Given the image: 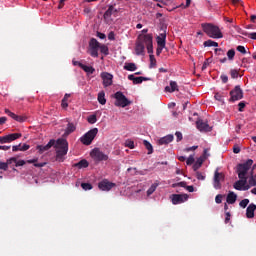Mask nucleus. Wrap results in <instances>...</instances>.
<instances>
[{
	"label": "nucleus",
	"instance_id": "40",
	"mask_svg": "<svg viewBox=\"0 0 256 256\" xmlns=\"http://www.w3.org/2000/svg\"><path fill=\"white\" fill-rule=\"evenodd\" d=\"M227 57L230 61H233V59H235V50L234 49L228 50Z\"/></svg>",
	"mask_w": 256,
	"mask_h": 256
},
{
	"label": "nucleus",
	"instance_id": "20",
	"mask_svg": "<svg viewBox=\"0 0 256 256\" xmlns=\"http://www.w3.org/2000/svg\"><path fill=\"white\" fill-rule=\"evenodd\" d=\"M165 91L167 93H175V91H179V86L177 85V82L170 81V85L165 87Z\"/></svg>",
	"mask_w": 256,
	"mask_h": 256
},
{
	"label": "nucleus",
	"instance_id": "1",
	"mask_svg": "<svg viewBox=\"0 0 256 256\" xmlns=\"http://www.w3.org/2000/svg\"><path fill=\"white\" fill-rule=\"evenodd\" d=\"M51 147H54L56 151V160L60 162L65 161V155H67L69 151V143L63 138H60L57 141L52 139L44 146L38 145L37 150L39 153H45V151H49Z\"/></svg>",
	"mask_w": 256,
	"mask_h": 256
},
{
	"label": "nucleus",
	"instance_id": "25",
	"mask_svg": "<svg viewBox=\"0 0 256 256\" xmlns=\"http://www.w3.org/2000/svg\"><path fill=\"white\" fill-rule=\"evenodd\" d=\"M81 69H83V71H85V73H87L88 75H93V73H95V68H93L92 66H87V65H81Z\"/></svg>",
	"mask_w": 256,
	"mask_h": 256
},
{
	"label": "nucleus",
	"instance_id": "21",
	"mask_svg": "<svg viewBox=\"0 0 256 256\" xmlns=\"http://www.w3.org/2000/svg\"><path fill=\"white\" fill-rule=\"evenodd\" d=\"M135 52H136V55H144L145 44H143V42H141V41H138L136 43Z\"/></svg>",
	"mask_w": 256,
	"mask_h": 256
},
{
	"label": "nucleus",
	"instance_id": "53",
	"mask_svg": "<svg viewBox=\"0 0 256 256\" xmlns=\"http://www.w3.org/2000/svg\"><path fill=\"white\" fill-rule=\"evenodd\" d=\"M196 178H197L199 181H205V176H204L203 173H201V172H197V173H196Z\"/></svg>",
	"mask_w": 256,
	"mask_h": 256
},
{
	"label": "nucleus",
	"instance_id": "41",
	"mask_svg": "<svg viewBox=\"0 0 256 256\" xmlns=\"http://www.w3.org/2000/svg\"><path fill=\"white\" fill-rule=\"evenodd\" d=\"M91 57H99V48H90Z\"/></svg>",
	"mask_w": 256,
	"mask_h": 256
},
{
	"label": "nucleus",
	"instance_id": "56",
	"mask_svg": "<svg viewBox=\"0 0 256 256\" xmlns=\"http://www.w3.org/2000/svg\"><path fill=\"white\" fill-rule=\"evenodd\" d=\"M175 135H176L177 141H182V139H183V134H182L181 132H176Z\"/></svg>",
	"mask_w": 256,
	"mask_h": 256
},
{
	"label": "nucleus",
	"instance_id": "10",
	"mask_svg": "<svg viewBox=\"0 0 256 256\" xmlns=\"http://www.w3.org/2000/svg\"><path fill=\"white\" fill-rule=\"evenodd\" d=\"M21 133H13L8 134L6 136L0 137V143L3 145L5 143H12V141H17V139H20Z\"/></svg>",
	"mask_w": 256,
	"mask_h": 256
},
{
	"label": "nucleus",
	"instance_id": "59",
	"mask_svg": "<svg viewBox=\"0 0 256 256\" xmlns=\"http://www.w3.org/2000/svg\"><path fill=\"white\" fill-rule=\"evenodd\" d=\"M158 3H162V5H171V0H158Z\"/></svg>",
	"mask_w": 256,
	"mask_h": 256
},
{
	"label": "nucleus",
	"instance_id": "26",
	"mask_svg": "<svg viewBox=\"0 0 256 256\" xmlns=\"http://www.w3.org/2000/svg\"><path fill=\"white\" fill-rule=\"evenodd\" d=\"M75 167H78V169H85L89 167V162L87 160H81L80 162L75 164Z\"/></svg>",
	"mask_w": 256,
	"mask_h": 256
},
{
	"label": "nucleus",
	"instance_id": "6",
	"mask_svg": "<svg viewBox=\"0 0 256 256\" xmlns=\"http://www.w3.org/2000/svg\"><path fill=\"white\" fill-rule=\"evenodd\" d=\"M225 181V174L219 172V169H216L213 177V187L214 189H221V183Z\"/></svg>",
	"mask_w": 256,
	"mask_h": 256
},
{
	"label": "nucleus",
	"instance_id": "5",
	"mask_svg": "<svg viewBox=\"0 0 256 256\" xmlns=\"http://www.w3.org/2000/svg\"><path fill=\"white\" fill-rule=\"evenodd\" d=\"M98 133H99V129L97 128L91 129L80 138L81 143H83V145H91V143H93V139L97 137Z\"/></svg>",
	"mask_w": 256,
	"mask_h": 256
},
{
	"label": "nucleus",
	"instance_id": "36",
	"mask_svg": "<svg viewBox=\"0 0 256 256\" xmlns=\"http://www.w3.org/2000/svg\"><path fill=\"white\" fill-rule=\"evenodd\" d=\"M98 49H100V52L104 55H109V48L105 44H100Z\"/></svg>",
	"mask_w": 256,
	"mask_h": 256
},
{
	"label": "nucleus",
	"instance_id": "48",
	"mask_svg": "<svg viewBox=\"0 0 256 256\" xmlns=\"http://www.w3.org/2000/svg\"><path fill=\"white\" fill-rule=\"evenodd\" d=\"M237 51H239V53H242V55H246L247 53V49H245V46H237Z\"/></svg>",
	"mask_w": 256,
	"mask_h": 256
},
{
	"label": "nucleus",
	"instance_id": "18",
	"mask_svg": "<svg viewBox=\"0 0 256 256\" xmlns=\"http://www.w3.org/2000/svg\"><path fill=\"white\" fill-rule=\"evenodd\" d=\"M173 139V134L166 135L158 140V145H169V143L173 142Z\"/></svg>",
	"mask_w": 256,
	"mask_h": 256
},
{
	"label": "nucleus",
	"instance_id": "35",
	"mask_svg": "<svg viewBox=\"0 0 256 256\" xmlns=\"http://www.w3.org/2000/svg\"><path fill=\"white\" fill-rule=\"evenodd\" d=\"M150 69L157 67V60L155 59V55L150 54Z\"/></svg>",
	"mask_w": 256,
	"mask_h": 256
},
{
	"label": "nucleus",
	"instance_id": "19",
	"mask_svg": "<svg viewBox=\"0 0 256 256\" xmlns=\"http://www.w3.org/2000/svg\"><path fill=\"white\" fill-rule=\"evenodd\" d=\"M166 39H167V34L165 32L160 33L159 36H157L156 38L158 47H165Z\"/></svg>",
	"mask_w": 256,
	"mask_h": 256
},
{
	"label": "nucleus",
	"instance_id": "32",
	"mask_svg": "<svg viewBox=\"0 0 256 256\" xmlns=\"http://www.w3.org/2000/svg\"><path fill=\"white\" fill-rule=\"evenodd\" d=\"M143 144L146 147V149L148 150V155H151V153H153V145H151V143H149V141H147V140H144Z\"/></svg>",
	"mask_w": 256,
	"mask_h": 256
},
{
	"label": "nucleus",
	"instance_id": "31",
	"mask_svg": "<svg viewBox=\"0 0 256 256\" xmlns=\"http://www.w3.org/2000/svg\"><path fill=\"white\" fill-rule=\"evenodd\" d=\"M124 147H128L129 149H135V142L131 139H127L124 142Z\"/></svg>",
	"mask_w": 256,
	"mask_h": 256
},
{
	"label": "nucleus",
	"instance_id": "27",
	"mask_svg": "<svg viewBox=\"0 0 256 256\" xmlns=\"http://www.w3.org/2000/svg\"><path fill=\"white\" fill-rule=\"evenodd\" d=\"M157 187H159V183L152 184L150 188L147 190V197H150V195H153V193L157 191Z\"/></svg>",
	"mask_w": 256,
	"mask_h": 256
},
{
	"label": "nucleus",
	"instance_id": "8",
	"mask_svg": "<svg viewBox=\"0 0 256 256\" xmlns=\"http://www.w3.org/2000/svg\"><path fill=\"white\" fill-rule=\"evenodd\" d=\"M143 43L146 45V49L149 53V55H153V35L146 34L142 36Z\"/></svg>",
	"mask_w": 256,
	"mask_h": 256
},
{
	"label": "nucleus",
	"instance_id": "16",
	"mask_svg": "<svg viewBox=\"0 0 256 256\" xmlns=\"http://www.w3.org/2000/svg\"><path fill=\"white\" fill-rule=\"evenodd\" d=\"M256 205L254 203L249 204L246 209V217L248 219H253L255 217Z\"/></svg>",
	"mask_w": 256,
	"mask_h": 256
},
{
	"label": "nucleus",
	"instance_id": "43",
	"mask_svg": "<svg viewBox=\"0 0 256 256\" xmlns=\"http://www.w3.org/2000/svg\"><path fill=\"white\" fill-rule=\"evenodd\" d=\"M224 97L225 95H223V93H216L214 99H216V101H219L220 103H223Z\"/></svg>",
	"mask_w": 256,
	"mask_h": 256
},
{
	"label": "nucleus",
	"instance_id": "51",
	"mask_svg": "<svg viewBox=\"0 0 256 256\" xmlns=\"http://www.w3.org/2000/svg\"><path fill=\"white\" fill-rule=\"evenodd\" d=\"M25 117L16 115L14 121H18V123H23L25 121Z\"/></svg>",
	"mask_w": 256,
	"mask_h": 256
},
{
	"label": "nucleus",
	"instance_id": "45",
	"mask_svg": "<svg viewBox=\"0 0 256 256\" xmlns=\"http://www.w3.org/2000/svg\"><path fill=\"white\" fill-rule=\"evenodd\" d=\"M193 163H195V156L190 155V156L186 159V165H193Z\"/></svg>",
	"mask_w": 256,
	"mask_h": 256
},
{
	"label": "nucleus",
	"instance_id": "17",
	"mask_svg": "<svg viewBox=\"0 0 256 256\" xmlns=\"http://www.w3.org/2000/svg\"><path fill=\"white\" fill-rule=\"evenodd\" d=\"M75 129H77V126L74 123L68 122L62 137H68V135H71V133L75 132Z\"/></svg>",
	"mask_w": 256,
	"mask_h": 256
},
{
	"label": "nucleus",
	"instance_id": "50",
	"mask_svg": "<svg viewBox=\"0 0 256 256\" xmlns=\"http://www.w3.org/2000/svg\"><path fill=\"white\" fill-rule=\"evenodd\" d=\"M215 202L219 205L223 202V195L221 194H218L216 197H215Z\"/></svg>",
	"mask_w": 256,
	"mask_h": 256
},
{
	"label": "nucleus",
	"instance_id": "28",
	"mask_svg": "<svg viewBox=\"0 0 256 256\" xmlns=\"http://www.w3.org/2000/svg\"><path fill=\"white\" fill-rule=\"evenodd\" d=\"M124 69L125 71H137V65L135 63H125Z\"/></svg>",
	"mask_w": 256,
	"mask_h": 256
},
{
	"label": "nucleus",
	"instance_id": "15",
	"mask_svg": "<svg viewBox=\"0 0 256 256\" xmlns=\"http://www.w3.org/2000/svg\"><path fill=\"white\" fill-rule=\"evenodd\" d=\"M196 127L198 130H200L201 132L205 131V132H209L211 131V126H209V124L203 120H198L196 122Z\"/></svg>",
	"mask_w": 256,
	"mask_h": 256
},
{
	"label": "nucleus",
	"instance_id": "7",
	"mask_svg": "<svg viewBox=\"0 0 256 256\" xmlns=\"http://www.w3.org/2000/svg\"><path fill=\"white\" fill-rule=\"evenodd\" d=\"M90 155L95 161H107V159H109V156L101 152L98 148L93 149Z\"/></svg>",
	"mask_w": 256,
	"mask_h": 256
},
{
	"label": "nucleus",
	"instance_id": "24",
	"mask_svg": "<svg viewBox=\"0 0 256 256\" xmlns=\"http://www.w3.org/2000/svg\"><path fill=\"white\" fill-rule=\"evenodd\" d=\"M97 100L100 105H105V103H107V99L105 98V91H100L98 93Z\"/></svg>",
	"mask_w": 256,
	"mask_h": 256
},
{
	"label": "nucleus",
	"instance_id": "39",
	"mask_svg": "<svg viewBox=\"0 0 256 256\" xmlns=\"http://www.w3.org/2000/svg\"><path fill=\"white\" fill-rule=\"evenodd\" d=\"M88 123H90V125H95V123H97V116L96 115H90L87 118Z\"/></svg>",
	"mask_w": 256,
	"mask_h": 256
},
{
	"label": "nucleus",
	"instance_id": "44",
	"mask_svg": "<svg viewBox=\"0 0 256 256\" xmlns=\"http://www.w3.org/2000/svg\"><path fill=\"white\" fill-rule=\"evenodd\" d=\"M81 187L84 191H91V189H93V186L90 183H82Z\"/></svg>",
	"mask_w": 256,
	"mask_h": 256
},
{
	"label": "nucleus",
	"instance_id": "57",
	"mask_svg": "<svg viewBox=\"0 0 256 256\" xmlns=\"http://www.w3.org/2000/svg\"><path fill=\"white\" fill-rule=\"evenodd\" d=\"M61 106L63 109H67L69 107V104L67 103V100L62 99Z\"/></svg>",
	"mask_w": 256,
	"mask_h": 256
},
{
	"label": "nucleus",
	"instance_id": "33",
	"mask_svg": "<svg viewBox=\"0 0 256 256\" xmlns=\"http://www.w3.org/2000/svg\"><path fill=\"white\" fill-rule=\"evenodd\" d=\"M203 158H198L197 161L195 162V164L193 165V169L194 171H197V169H199L202 165H203Z\"/></svg>",
	"mask_w": 256,
	"mask_h": 256
},
{
	"label": "nucleus",
	"instance_id": "55",
	"mask_svg": "<svg viewBox=\"0 0 256 256\" xmlns=\"http://www.w3.org/2000/svg\"><path fill=\"white\" fill-rule=\"evenodd\" d=\"M163 49H165L164 46H158L156 50V55H161V53H163Z\"/></svg>",
	"mask_w": 256,
	"mask_h": 256
},
{
	"label": "nucleus",
	"instance_id": "14",
	"mask_svg": "<svg viewBox=\"0 0 256 256\" xmlns=\"http://www.w3.org/2000/svg\"><path fill=\"white\" fill-rule=\"evenodd\" d=\"M98 187L100 191H111L115 187V183L103 180L98 184Z\"/></svg>",
	"mask_w": 256,
	"mask_h": 256
},
{
	"label": "nucleus",
	"instance_id": "46",
	"mask_svg": "<svg viewBox=\"0 0 256 256\" xmlns=\"http://www.w3.org/2000/svg\"><path fill=\"white\" fill-rule=\"evenodd\" d=\"M0 169L2 171H7V169H9V162H0Z\"/></svg>",
	"mask_w": 256,
	"mask_h": 256
},
{
	"label": "nucleus",
	"instance_id": "62",
	"mask_svg": "<svg viewBox=\"0 0 256 256\" xmlns=\"http://www.w3.org/2000/svg\"><path fill=\"white\" fill-rule=\"evenodd\" d=\"M238 107H239L238 111L243 112V109H245V102H240L238 104Z\"/></svg>",
	"mask_w": 256,
	"mask_h": 256
},
{
	"label": "nucleus",
	"instance_id": "30",
	"mask_svg": "<svg viewBox=\"0 0 256 256\" xmlns=\"http://www.w3.org/2000/svg\"><path fill=\"white\" fill-rule=\"evenodd\" d=\"M204 47H219V43L213 40H207L204 42Z\"/></svg>",
	"mask_w": 256,
	"mask_h": 256
},
{
	"label": "nucleus",
	"instance_id": "4",
	"mask_svg": "<svg viewBox=\"0 0 256 256\" xmlns=\"http://www.w3.org/2000/svg\"><path fill=\"white\" fill-rule=\"evenodd\" d=\"M115 103L114 105L116 107H128V105H131V100L127 99L126 96L123 95V92H116L114 94Z\"/></svg>",
	"mask_w": 256,
	"mask_h": 256
},
{
	"label": "nucleus",
	"instance_id": "37",
	"mask_svg": "<svg viewBox=\"0 0 256 256\" xmlns=\"http://www.w3.org/2000/svg\"><path fill=\"white\" fill-rule=\"evenodd\" d=\"M248 179L249 186L256 187V175L252 174Z\"/></svg>",
	"mask_w": 256,
	"mask_h": 256
},
{
	"label": "nucleus",
	"instance_id": "58",
	"mask_svg": "<svg viewBox=\"0 0 256 256\" xmlns=\"http://www.w3.org/2000/svg\"><path fill=\"white\" fill-rule=\"evenodd\" d=\"M247 37H248L249 39H253L254 41H256V32L249 33V34L247 35Z\"/></svg>",
	"mask_w": 256,
	"mask_h": 256
},
{
	"label": "nucleus",
	"instance_id": "22",
	"mask_svg": "<svg viewBox=\"0 0 256 256\" xmlns=\"http://www.w3.org/2000/svg\"><path fill=\"white\" fill-rule=\"evenodd\" d=\"M237 201V194L235 192H229L226 198L228 205H233Z\"/></svg>",
	"mask_w": 256,
	"mask_h": 256
},
{
	"label": "nucleus",
	"instance_id": "29",
	"mask_svg": "<svg viewBox=\"0 0 256 256\" xmlns=\"http://www.w3.org/2000/svg\"><path fill=\"white\" fill-rule=\"evenodd\" d=\"M100 45L97 39L93 38L90 40V49H99Z\"/></svg>",
	"mask_w": 256,
	"mask_h": 256
},
{
	"label": "nucleus",
	"instance_id": "23",
	"mask_svg": "<svg viewBox=\"0 0 256 256\" xmlns=\"http://www.w3.org/2000/svg\"><path fill=\"white\" fill-rule=\"evenodd\" d=\"M13 163H15L16 167H23V165H25V160H17L15 157L8 159L9 165H13Z\"/></svg>",
	"mask_w": 256,
	"mask_h": 256
},
{
	"label": "nucleus",
	"instance_id": "61",
	"mask_svg": "<svg viewBox=\"0 0 256 256\" xmlns=\"http://www.w3.org/2000/svg\"><path fill=\"white\" fill-rule=\"evenodd\" d=\"M197 148H198V146H192V147L185 148L184 151L186 153H189V151H195V149H197Z\"/></svg>",
	"mask_w": 256,
	"mask_h": 256
},
{
	"label": "nucleus",
	"instance_id": "63",
	"mask_svg": "<svg viewBox=\"0 0 256 256\" xmlns=\"http://www.w3.org/2000/svg\"><path fill=\"white\" fill-rule=\"evenodd\" d=\"M20 148H21V151H28V149L30 148V146L27 145V144H23V145L20 144Z\"/></svg>",
	"mask_w": 256,
	"mask_h": 256
},
{
	"label": "nucleus",
	"instance_id": "47",
	"mask_svg": "<svg viewBox=\"0 0 256 256\" xmlns=\"http://www.w3.org/2000/svg\"><path fill=\"white\" fill-rule=\"evenodd\" d=\"M249 205V199H243L240 201L239 206L242 207V209H245Z\"/></svg>",
	"mask_w": 256,
	"mask_h": 256
},
{
	"label": "nucleus",
	"instance_id": "2",
	"mask_svg": "<svg viewBox=\"0 0 256 256\" xmlns=\"http://www.w3.org/2000/svg\"><path fill=\"white\" fill-rule=\"evenodd\" d=\"M253 171H255V165L253 166V160L251 159L242 164H239L237 167L239 179H244L246 181L251 177V175H253Z\"/></svg>",
	"mask_w": 256,
	"mask_h": 256
},
{
	"label": "nucleus",
	"instance_id": "34",
	"mask_svg": "<svg viewBox=\"0 0 256 256\" xmlns=\"http://www.w3.org/2000/svg\"><path fill=\"white\" fill-rule=\"evenodd\" d=\"M143 81H149V78L147 77H143V76H140V77H136V79L134 80V85H139L141 83H143Z\"/></svg>",
	"mask_w": 256,
	"mask_h": 256
},
{
	"label": "nucleus",
	"instance_id": "9",
	"mask_svg": "<svg viewBox=\"0 0 256 256\" xmlns=\"http://www.w3.org/2000/svg\"><path fill=\"white\" fill-rule=\"evenodd\" d=\"M170 199L173 205H181V203H185L189 199V196L187 194H173Z\"/></svg>",
	"mask_w": 256,
	"mask_h": 256
},
{
	"label": "nucleus",
	"instance_id": "64",
	"mask_svg": "<svg viewBox=\"0 0 256 256\" xmlns=\"http://www.w3.org/2000/svg\"><path fill=\"white\" fill-rule=\"evenodd\" d=\"M209 149H204V154H203V157L204 159H207V157H209Z\"/></svg>",
	"mask_w": 256,
	"mask_h": 256
},
{
	"label": "nucleus",
	"instance_id": "12",
	"mask_svg": "<svg viewBox=\"0 0 256 256\" xmlns=\"http://www.w3.org/2000/svg\"><path fill=\"white\" fill-rule=\"evenodd\" d=\"M234 189L236 191H249V186H247V180L240 179L234 183Z\"/></svg>",
	"mask_w": 256,
	"mask_h": 256
},
{
	"label": "nucleus",
	"instance_id": "54",
	"mask_svg": "<svg viewBox=\"0 0 256 256\" xmlns=\"http://www.w3.org/2000/svg\"><path fill=\"white\" fill-rule=\"evenodd\" d=\"M109 41H115V32L111 31L108 34Z\"/></svg>",
	"mask_w": 256,
	"mask_h": 256
},
{
	"label": "nucleus",
	"instance_id": "42",
	"mask_svg": "<svg viewBox=\"0 0 256 256\" xmlns=\"http://www.w3.org/2000/svg\"><path fill=\"white\" fill-rule=\"evenodd\" d=\"M27 163H34V167H45V163H37V159L28 160Z\"/></svg>",
	"mask_w": 256,
	"mask_h": 256
},
{
	"label": "nucleus",
	"instance_id": "38",
	"mask_svg": "<svg viewBox=\"0 0 256 256\" xmlns=\"http://www.w3.org/2000/svg\"><path fill=\"white\" fill-rule=\"evenodd\" d=\"M115 8L113 6H110L107 11L105 12L104 14V17L107 18V17H111V15H113V13H115Z\"/></svg>",
	"mask_w": 256,
	"mask_h": 256
},
{
	"label": "nucleus",
	"instance_id": "3",
	"mask_svg": "<svg viewBox=\"0 0 256 256\" xmlns=\"http://www.w3.org/2000/svg\"><path fill=\"white\" fill-rule=\"evenodd\" d=\"M202 29L211 39H223V32L217 25L211 23L202 24Z\"/></svg>",
	"mask_w": 256,
	"mask_h": 256
},
{
	"label": "nucleus",
	"instance_id": "52",
	"mask_svg": "<svg viewBox=\"0 0 256 256\" xmlns=\"http://www.w3.org/2000/svg\"><path fill=\"white\" fill-rule=\"evenodd\" d=\"M4 111H5L6 115H8L9 117H11V119H15V117H16L17 114H15V113L9 111V109H5Z\"/></svg>",
	"mask_w": 256,
	"mask_h": 256
},
{
	"label": "nucleus",
	"instance_id": "11",
	"mask_svg": "<svg viewBox=\"0 0 256 256\" xmlns=\"http://www.w3.org/2000/svg\"><path fill=\"white\" fill-rule=\"evenodd\" d=\"M231 95V101H239L243 99V90L239 86H236L235 89H233L230 92Z\"/></svg>",
	"mask_w": 256,
	"mask_h": 256
},
{
	"label": "nucleus",
	"instance_id": "49",
	"mask_svg": "<svg viewBox=\"0 0 256 256\" xmlns=\"http://www.w3.org/2000/svg\"><path fill=\"white\" fill-rule=\"evenodd\" d=\"M230 75L232 79H237L239 77V72L237 70H231Z\"/></svg>",
	"mask_w": 256,
	"mask_h": 256
},
{
	"label": "nucleus",
	"instance_id": "60",
	"mask_svg": "<svg viewBox=\"0 0 256 256\" xmlns=\"http://www.w3.org/2000/svg\"><path fill=\"white\" fill-rule=\"evenodd\" d=\"M12 151L14 152L21 151V144L12 146Z\"/></svg>",
	"mask_w": 256,
	"mask_h": 256
},
{
	"label": "nucleus",
	"instance_id": "13",
	"mask_svg": "<svg viewBox=\"0 0 256 256\" xmlns=\"http://www.w3.org/2000/svg\"><path fill=\"white\" fill-rule=\"evenodd\" d=\"M101 79L103 80L104 87H110V85H113V76L110 73L102 72Z\"/></svg>",
	"mask_w": 256,
	"mask_h": 256
}]
</instances>
